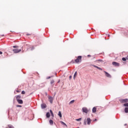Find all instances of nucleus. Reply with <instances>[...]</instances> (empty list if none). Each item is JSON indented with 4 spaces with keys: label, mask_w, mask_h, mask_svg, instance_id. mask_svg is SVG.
Instances as JSON below:
<instances>
[{
    "label": "nucleus",
    "mask_w": 128,
    "mask_h": 128,
    "mask_svg": "<svg viewBox=\"0 0 128 128\" xmlns=\"http://www.w3.org/2000/svg\"><path fill=\"white\" fill-rule=\"evenodd\" d=\"M82 112H84L85 114H88V108H86V107H84L82 108Z\"/></svg>",
    "instance_id": "f257e3e1"
},
{
    "label": "nucleus",
    "mask_w": 128,
    "mask_h": 128,
    "mask_svg": "<svg viewBox=\"0 0 128 128\" xmlns=\"http://www.w3.org/2000/svg\"><path fill=\"white\" fill-rule=\"evenodd\" d=\"M76 62H82V56H78L76 59L75 60Z\"/></svg>",
    "instance_id": "f03ea898"
},
{
    "label": "nucleus",
    "mask_w": 128,
    "mask_h": 128,
    "mask_svg": "<svg viewBox=\"0 0 128 128\" xmlns=\"http://www.w3.org/2000/svg\"><path fill=\"white\" fill-rule=\"evenodd\" d=\"M12 51L14 52V54H18V53L20 52H22V50L21 49H20V50L14 49L12 50Z\"/></svg>",
    "instance_id": "7ed1b4c3"
},
{
    "label": "nucleus",
    "mask_w": 128,
    "mask_h": 128,
    "mask_svg": "<svg viewBox=\"0 0 128 128\" xmlns=\"http://www.w3.org/2000/svg\"><path fill=\"white\" fill-rule=\"evenodd\" d=\"M113 66H120V63L116 62H112Z\"/></svg>",
    "instance_id": "20e7f679"
},
{
    "label": "nucleus",
    "mask_w": 128,
    "mask_h": 128,
    "mask_svg": "<svg viewBox=\"0 0 128 128\" xmlns=\"http://www.w3.org/2000/svg\"><path fill=\"white\" fill-rule=\"evenodd\" d=\"M104 72L105 73V75L107 78H112V76H110V74H108V72L104 71Z\"/></svg>",
    "instance_id": "39448f33"
},
{
    "label": "nucleus",
    "mask_w": 128,
    "mask_h": 128,
    "mask_svg": "<svg viewBox=\"0 0 128 128\" xmlns=\"http://www.w3.org/2000/svg\"><path fill=\"white\" fill-rule=\"evenodd\" d=\"M48 100H49V102H50L51 104H52V102H54V98H52V96H50L48 97Z\"/></svg>",
    "instance_id": "423d86ee"
},
{
    "label": "nucleus",
    "mask_w": 128,
    "mask_h": 128,
    "mask_svg": "<svg viewBox=\"0 0 128 128\" xmlns=\"http://www.w3.org/2000/svg\"><path fill=\"white\" fill-rule=\"evenodd\" d=\"M92 122V120H90V118H87V124L90 125V122Z\"/></svg>",
    "instance_id": "0eeeda50"
},
{
    "label": "nucleus",
    "mask_w": 128,
    "mask_h": 128,
    "mask_svg": "<svg viewBox=\"0 0 128 128\" xmlns=\"http://www.w3.org/2000/svg\"><path fill=\"white\" fill-rule=\"evenodd\" d=\"M41 108H46V104H41Z\"/></svg>",
    "instance_id": "6e6552de"
},
{
    "label": "nucleus",
    "mask_w": 128,
    "mask_h": 128,
    "mask_svg": "<svg viewBox=\"0 0 128 128\" xmlns=\"http://www.w3.org/2000/svg\"><path fill=\"white\" fill-rule=\"evenodd\" d=\"M17 102H18V104H23L22 100H18Z\"/></svg>",
    "instance_id": "1a4fd4ad"
},
{
    "label": "nucleus",
    "mask_w": 128,
    "mask_h": 128,
    "mask_svg": "<svg viewBox=\"0 0 128 128\" xmlns=\"http://www.w3.org/2000/svg\"><path fill=\"white\" fill-rule=\"evenodd\" d=\"M92 112H96V107L93 108L92 109Z\"/></svg>",
    "instance_id": "9d476101"
},
{
    "label": "nucleus",
    "mask_w": 128,
    "mask_h": 128,
    "mask_svg": "<svg viewBox=\"0 0 128 128\" xmlns=\"http://www.w3.org/2000/svg\"><path fill=\"white\" fill-rule=\"evenodd\" d=\"M124 112H126V114H128V107H126L124 108Z\"/></svg>",
    "instance_id": "9b49d317"
},
{
    "label": "nucleus",
    "mask_w": 128,
    "mask_h": 128,
    "mask_svg": "<svg viewBox=\"0 0 128 128\" xmlns=\"http://www.w3.org/2000/svg\"><path fill=\"white\" fill-rule=\"evenodd\" d=\"M49 122H50V126H52V124H54V121H52V120H49Z\"/></svg>",
    "instance_id": "f8f14e48"
},
{
    "label": "nucleus",
    "mask_w": 128,
    "mask_h": 128,
    "mask_svg": "<svg viewBox=\"0 0 128 128\" xmlns=\"http://www.w3.org/2000/svg\"><path fill=\"white\" fill-rule=\"evenodd\" d=\"M122 102H128V99H124L122 100Z\"/></svg>",
    "instance_id": "ddd939ff"
},
{
    "label": "nucleus",
    "mask_w": 128,
    "mask_h": 128,
    "mask_svg": "<svg viewBox=\"0 0 128 128\" xmlns=\"http://www.w3.org/2000/svg\"><path fill=\"white\" fill-rule=\"evenodd\" d=\"M78 74V72H74V78H76V76Z\"/></svg>",
    "instance_id": "4468645a"
},
{
    "label": "nucleus",
    "mask_w": 128,
    "mask_h": 128,
    "mask_svg": "<svg viewBox=\"0 0 128 128\" xmlns=\"http://www.w3.org/2000/svg\"><path fill=\"white\" fill-rule=\"evenodd\" d=\"M46 118H50V114L48 112L46 114Z\"/></svg>",
    "instance_id": "2eb2a0df"
},
{
    "label": "nucleus",
    "mask_w": 128,
    "mask_h": 128,
    "mask_svg": "<svg viewBox=\"0 0 128 128\" xmlns=\"http://www.w3.org/2000/svg\"><path fill=\"white\" fill-rule=\"evenodd\" d=\"M20 98V96L18 95L16 96V100L17 101Z\"/></svg>",
    "instance_id": "dca6fc26"
},
{
    "label": "nucleus",
    "mask_w": 128,
    "mask_h": 128,
    "mask_svg": "<svg viewBox=\"0 0 128 128\" xmlns=\"http://www.w3.org/2000/svg\"><path fill=\"white\" fill-rule=\"evenodd\" d=\"M58 116H60V118H62V112H60V111L58 112Z\"/></svg>",
    "instance_id": "f3484780"
},
{
    "label": "nucleus",
    "mask_w": 128,
    "mask_h": 128,
    "mask_svg": "<svg viewBox=\"0 0 128 128\" xmlns=\"http://www.w3.org/2000/svg\"><path fill=\"white\" fill-rule=\"evenodd\" d=\"M8 128H14V126H12L11 125V124H8Z\"/></svg>",
    "instance_id": "a211bd4d"
},
{
    "label": "nucleus",
    "mask_w": 128,
    "mask_h": 128,
    "mask_svg": "<svg viewBox=\"0 0 128 128\" xmlns=\"http://www.w3.org/2000/svg\"><path fill=\"white\" fill-rule=\"evenodd\" d=\"M124 106H126L127 108H128V103H125L124 104Z\"/></svg>",
    "instance_id": "6ab92c4d"
},
{
    "label": "nucleus",
    "mask_w": 128,
    "mask_h": 128,
    "mask_svg": "<svg viewBox=\"0 0 128 128\" xmlns=\"http://www.w3.org/2000/svg\"><path fill=\"white\" fill-rule=\"evenodd\" d=\"M74 100H72L70 102V104H74Z\"/></svg>",
    "instance_id": "aec40b11"
},
{
    "label": "nucleus",
    "mask_w": 128,
    "mask_h": 128,
    "mask_svg": "<svg viewBox=\"0 0 128 128\" xmlns=\"http://www.w3.org/2000/svg\"><path fill=\"white\" fill-rule=\"evenodd\" d=\"M61 124H63V126H67L66 124V123L64 122H61Z\"/></svg>",
    "instance_id": "412c9836"
},
{
    "label": "nucleus",
    "mask_w": 128,
    "mask_h": 128,
    "mask_svg": "<svg viewBox=\"0 0 128 128\" xmlns=\"http://www.w3.org/2000/svg\"><path fill=\"white\" fill-rule=\"evenodd\" d=\"M76 122H80V121L82 120V118L76 119Z\"/></svg>",
    "instance_id": "4be33fe9"
},
{
    "label": "nucleus",
    "mask_w": 128,
    "mask_h": 128,
    "mask_svg": "<svg viewBox=\"0 0 128 128\" xmlns=\"http://www.w3.org/2000/svg\"><path fill=\"white\" fill-rule=\"evenodd\" d=\"M122 60H123L124 62H126V58H122Z\"/></svg>",
    "instance_id": "5701e85b"
},
{
    "label": "nucleus",
    "mask_w": 128,
    "mask_h": 128,
    "mask_svg": "<svg viewBox=\"0 0 128 128\" xmlns=\"http://www.w3.org/2000/svg\"><path fill=\"white\" fill-rule=\"evenodd\" d=\"M84 126H86V120H84Z\"/></svg>",
    "instance_id": "b1692460"
},
{
    "label": "nucleus",
    "mask_w": 128,
    "mask_h": 128,
    "mask_svg": "<svg viewBox=\"0 0 128 128\" xmlns=\"http://www.w3.org/2000/svg\"><path fill=\"white\" fill-rule=\"evenodd\" d=\"M54 80H52L50 82V84H54Z\"/></svg>",
    "instance_id": "393cba45"
},
{
    "label": "nucleus",
    "mask_w": 128,
    "mask_h": 128,
    "mask_svg": "<svg viewBox=\"0 0 128 128\" xmlns=\"http://www.w3.org/2000/svg\"><path fill=\"white\" fill-rule=\"evenodd\" d=\"M13 48H18V46H13Z\"/></svg>",
    "instance_id": "a878e982"
},
{
    "label": "nucleus",
    "mask_w": 128,
    "mask_h": 128,
    "mask_svg": "<svg viewBox=\"0 0 128 128\" xmlns=\"http://www.w3.org/2000/svg\"><path fill=\"white\" fill-rule=\"evenodd\" d=\"M97 68L98 69V70H102V68H100V67H97Z\"/></svg>",
    "instance_id": "bb28decb"
},
{
    "label": "nucleus",
    "mask_w": 128,
    "mask_h": 128,
    "mask_svg": "<svg viewBox=\"0 0 128 128\" xmlns=\"http://www.w3.org/2000/svg\"><path fill=\"white\" fill-rule=\"evenodd\" d=\"M26 94V92L24 90L22 92V94Z\"/></svg>",
    "instance_id": "cd10ccee"
},
{
    "label": "nucleus",
    "mask_w": 128,
    "mask_h": 128,
    "mask_svg": "<svg viewBox=\"0 0 128 128\" xmlns=\"http://www.w3.org/2000/svg\"><path fill=\"white\" fill-rule=\"evenodd\" d=\"M16 106L17 108H22V106H20V105H16Z\"/></svg>",
    "instance_id": "c85d7f7f"
},
{
    "label": "nucleus",
    "mask_w": 128,
    "mask_h": 128,
    "mask_svg": "<svg viewBox=\"0 0 128 128\" xmlns=\"http://www.w3.org/2000/svg\"><path fill=\"white\" fill-rule=\"evenodd\" d=\"M92 66H94V68H98V66H96V65H92Z\"/></svg>",
    "instance_id": "c756f323"
},
{
    "label": "nucleus",
    "mask_w": 128,
    "mask_h": 128,
    "mask_svg": "<svg viewBox=\"0 0 128 128\" xmlns=\"http://www.w3.org/2000/svg\"><path fill=\"white\" fill-rule=\"evenodd\" d=\"M96 62H102V60L99 59V60H97Z\"/></svg>",
    "instance_id": "7c9ffc66"
},
{
    "label": "nucleus",
    "mask_w": 128,
    "mask_h": 128,
    "mask_svg": "<svg viewBox=\"0 0 128 128\" xmlns=\"http://www.w3.org/2000/svg\"><path fill=\"white\" fill-rule=\"evenodd\" d=\"M51 116L52 118H54V112L53 113H51Z\"/></svg>",
    "instance_id": "2f4dec72"
},
{
    "label": "nucleus",
    "mask_w": 128,
    "mask_h": 128,
    "mask_svg": "<svg viewBox=\"0 0 128 128\" xmlns=\"http://www.w3.org/2000/svg\"><path fill=\"white\" fill-rule=\"evenodd\" d=\"M34 50V48L32 47V48H31V50Z\"/></svg>",
    "instance_id": "473e14b6"
},
{
    "label": "nucleus",
    "mask_w": 128,
    "mask_h": 128,
    "mask_svg": "<svg viewBox=\"0 0 128 128\" xmlns=\"http://www.w3.org/2000/svg\"><path fill=\"white\" fill-rule=\"evenodd\" d=\"M72 76H69L70 80H72Z\"/></svg>",
    "instance_id": "72a5a7b5"
},
{
    "label": "nucleus",
    "mask_w": 128,
    "mask_h": 128,
    "mask_svg": "<svg viewBox=\"0 0 128 128\" xmlns=\"http://www.w3.org/2000/svg\"><path fill=\"white\" fill-rule=\"evenodd\" d=\"M0 54H2V51H0Z\"/></svg>",
    "instance_id": "f704fd0d"
},
{
    "label": "nucleus",
    "mask_w": 128,
    "mask_h": 128,
    "mask_svg": "<svg viewBox=\"0 0 128 128\" xmlns=\"http://www.w3.org/2000/svg\"><path fill=\"white\" fill-rule=\"evenodd\" d=\"M50 114H52V113H53V112H52V110H50Z\"/></svg>",
    "instance_id": "c9c22d12"
},
{
    "label": "nucleus",
    "mask_w": 128,
    "mask_h": 128,
    "mask_svg": "<svg viewBox=\"0 0 128 128\" xmlns=\"http://www.w3.org/2000/svg\"><path fill=\"white\" fill-rule=\"evenodd\" d=\"M49 78H50V76H48L47 78V79L48 80Z\"/></svg>",
    "instance_id": "e433bc0d"
},
{
    "label": "nucleus",
    "mask_w": 128,
    "mask_h": 128,
    "mask_svg": "<svg viewBox=\"0 0 128 128\" xmlns=\"http://www.w3.org/2000/svg\"><path fill=\"white\" fill-rule=\"evenodd\" d=\"M96 119L94 120V122H96Z\"/></svg>",
    "instance_id": "4c0bfd02"
},
{
    "label": "nucleus",
    "mask_w": 128,
    "mask_h": 128,
    "mask_svg": "<svg viewBox=\"0 0 128 128\" xmlns=\"http://www.w3.org/2000/svg\"><path fill=\"white\" fill-rule=\"evenodd\" d=\"M88 56H90V54L88 55Z\"/></svg>",
    "instance_id": "58836bf2"
},
{
    "label": "nucleus",
    "mask_w": 128,
    "mask_h": 128,
    "mask_svg": "<svg viewBox=\"0 0 128 128\" xmlns=\"http://www.w3.org/2000/svg\"><path fill=\"white\" fill-rule=\"evenodd\" d=\"M26 36H30V34H26Z\"/></svg>",
    "instance_id": "ea45409f"
},
{
    "label": "nucleus",
    "mask_w": 128,
    "mask_h": 128,
    "mask_svg": "<svg viewBox=\"0 0 128 128\" xmlns=\"http://www.w3.org/2000/svg\"><path fill=\"white\" fill-rule=\"evenodd\" d=\"M124 126H126V124H124Z\"/></svg>",
    "instance_id": "a19ab883"
},
{
    "label": "nucleus",
    "mask_w": 128,
    "mask_h": 128,
    "mask_svg": "<svg viewBox=\"0 0 128 128\" xmlns=\"http://www.w3.org/2000/svg\"><path fill=\"white\" fill-rule=\"evenodd\" d=\"M4 36V34H3V35H2V36Z\"/></svg>",
    "instance_id": "79ce46f5"
},
{
    "label": "nucleus",
    "mask_w": 128,
    "mask_h": 128,
    "mask_svg": "<svg viewBox=\"0 0 128 128\" xmlns=\"http://www.w3.org/2000/svg\"><path fill=\"white\" fill-rule=\"evenodd\" d=\"M58 82H60V81H58Z\"/></svg>",
    "instance_id": "37998d69"
},
{
    "label": "nucleus",
    "mask_w": 128,
    "mask_h": 128,
    "mask_svg": "<svg viewBox=\"0 0 128 128\" xmlns=\"http://www.w3.org/2000/svg\"><path fill=\"white\" fill-rule=\"evenodd\" d=\"M54 96H56V93L54 94Z\"/></svg>",
    "instance_id": "c03bdc74"
}]
</instances>
